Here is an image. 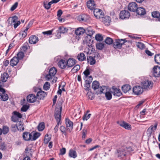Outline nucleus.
Segmentation results:
<instances>
[{
	"mask_svg": "<svg viewBox=\"0 0 160 160\" xmlns=\"http://www.w3.org/2000/svg\"><path fill=\"white\" fill-rule=\"evenodd\" d=\"M155 62L158 64H160V54L156 55L154 56Z\"/></svg>",
	"mask_w": 160,
	"mask_h": 160,
	"instance_id": "40",
	"label": "nucleus"
},
{
	"mask_svg": "<svg viewBox=\"0 0 160 160\" xmlns=\"http://www.w3.org/2000/svg\"><path fill=\"white\" fill-rule=\"evenodd\" d=\"M136 12L138 15H144L146 13L145 9L142 7L138 8Z\"/></svg>",
	"mask_w": 160,
	"mask_h": 160,
	"instance_id": "26",
	"label": "nucleus"
},
{
	"mask_svg": "<svg viewBox=\"0 0 160 160\" xmlns=\"http://www.w3.org/2000/svg\"><path fill=\"white\" fill-rule=\"evenodd\" d=\"M67 65L68 68L72 67L76 63V61L73 58H69L67 61Z\"/></svg>",
	"mask_w": 160,
	"mask_h": 160,
	"instance_id": "17",
	"label": "nucleus"
},
{
	"mask_svg": "<svg viewBox=\"0 0 160 160\" xmlns=\"http://www.w3.org/2000/svg\"><path fill=\"white\" fill-rule=\"evenodd\" d=\"M60 154L62 155L64 154L66 152V149L65 148H63L60 149Z\"/></svg>",
	"mask_w": 160,
	"mask_h": 160,
	"instance_id": "63",
	"label": "nucleus"
},
{
	"mask_svg": "<svg viewBox=\"0 0 160 160\" xmlns=\"http://www.w3.org/2000/svg\"><path fill=\"white\" fill-rule=\"evenodd\" d=\"M40 135L39 132H36L34 133L33 135V137L31 136V141H35L36 140Z\"/></svg>",
	"mask_w": 160,
	"mask_h": 160,
	"instance_id": "38",
	"label": "nucleus"
},
{
	"mask_svg": "<svg viewBox=\"0 0 160 160\" xmlns=\"http://www.w3.org/2000/svg\"><path fill=\"white\" fill-rule=\"evenodd\" d=\"M46 95V93L42 91L39 90L37 94V98L39 99H43Z\"/></svg>",
	"mask_w": 160,
	"mask_h": 160,
	"instance_id": "15",
	"label": "nucleus"
},
{
	"mask_svg": "<svg viewBox=\"0 0 160 160\" xmlns=\"http://www.w3.org/2000/svg\"><path fill=\"white\" fill-rule=\"evenodd\" d=\"M29 106L25 105H23L21 108V110L23 112H26Z\"/></svg>",
	"mask_w": 160,
	"mask_h": 160,
	"instance_id": "59",
	"label": "nucleus"
},
{
	"mask_svg": "<svg viewBox=\"0 0 160 160\" xmlns=\"http://www.w3.org/2000/svg\"><path fill=\"white\" fill-rule=\"evenodd\" d=\"M102 21L103 23L106 26H108L111 22L110 18L109 16H105V17H102Z\"/></svg>",
	"mask_w": 160,
	"mask_h": 160,
	"instance_id": "23",
	"label": "nucleus"
},
{
	"mask_svg": "<svg viewBox=\"0 0 160 160\" xmlns=\"http://www.w3.org/2000/svg\"><path fill=\"white\" fill-rule=\"evenodd\" d=\"M87 60L88 62L91 65H92L95 63V60L92 56H89L87 58Z\"/></svg>",
	"mask_w": 160,
	"mask_h": 160,
	"instance_id": "29",
	"label": "nucleus"
},
{
	"mask_svg": "<svg viewBox=\"0 0 160 160\" xmlns=\"http://www.w3.org/2000/svg\"><path fill=\"white\" fill-rule=\"evenodd\" d=\"M152 15L153 18H158V20L159 21V19L160 18V14L159 12L158 11L153 12L152 13Z\"/></svg>",
	"mask_w": 160,
	"mask_h": 160,
	"instance_id": "37",
	"label": "nucleus"
},
{
	"mask_svg": "<svg viewBox=\"0 0 160 160\" xmlns=\"http://www.w3.org/2000/svg\"><path fill=\"white\" fill-rule=\"evenodd\" d=\"M50 139L51 138L49 137V135L48 134H46L44 138V143L45 144H47L50 141Z\"/></svg>",
	"mask_w": 160,
	"mask_h": 160,
	"instance_id": "51",
	"label": "nucleus"
},
{
	"mask_svg": "<svg viewBox=\"0 0 160 160\" xmlns=\"http://www.w3.org/2000/svg\"><path fill=\"white\" fill-rule=\"evenodd\" d=\"M96 40L98 41H101L103 40V38L102 35L99 34H96L95 36Z\"/></svg>",
	"mask_w": 160,
	"mask_h": 160,
	"instance_id": "45",
	"label": "nucleus"
},
{
	"mask_svg": "<svg viewBox=\"0 0 160 160\" xmlns=\"http://www.w3.org/2000/svg\"><path fill=\"white\" fill-rule=\"evenodd\" d=\"M90 17L88 15H82L79 16L78 18V20L80 22H86L89 18Z\"/></svg>",
	"mask_w": 160,
	"mask_h": 160,
	"instance_id": "24",
	"label": "nucleus"
},
{
	"mask_svg": "<svg viewBox=\"0 0 160 160\" xmlns=\"http://www.w3.org/2000/svg\"><path fill=\"white\" fill-rule=\"evenodd\" d=\"M0 92H1V100L4 101H7L8 99V96L7 94L6 93L5 89L2 88L1 85L0 86Z\"/></svg>",
	"mask_w": 160,
	"mask_h": 160,
	"instance_id": "4",
	"label": "nucleus"
},
{
	"mask_svg": "<svg viewBox=\"0 0 160 160\" xmlns=\"http://www.w3.org/2000/svg\"><path fill=\"white\" fill-rule=\"evenodd\" d=\"M52 4L51 2L48 3L47 2H44V6L47 9H48L50 8Z\"/></svg>",
	"mask_w": 160,
	"mask_h": 160,
	"instance_id": "48",
	"label": "nucleus"
},
{
	"mask_svg": "<svg viewBox=\"0 0 160 160\" xmlns=\"http://www.w3.org/2000/svg\"><path fill=\"white\" fill-rule=\"evenodd\" d=\"M96 47L97 49L101 50L103 48L104 44L103 43L98 42L96 44Z\"/></svg>",
	"mask_w": 160,
	"mask_h": 160,
	"instance_id": "39",
	"label": "nucleus"
},
{
	"mask_svg": "<svg viewBox=\"0 0 160 160\" xmlns=\"http://www.w3.org/2000/svg\"><path fill=\"white\" fill-rule=\"evenodd\" d=\"M87 132V130L86 129H83L82 130V138H85L86 136V134Z\"/></svg>",
	"mask_w": 160,
	"mask_h": 160,
	"instance_id": "64",
	"label": "nucleus"
},
{
	"mask_svg": "<svg viewBox=\"0 0 160 160\" xmlns=\"http://www.w3.org/2000/svg\"><path fill=\"white\" fill-rule=\"evenodd\" d=\"M138 8V5L135 2L130 3L128 6V9L130 11H136Z\"/></svg>",
	"mask_w": 160,
	"mask_h": 160,
	"instance_id": "9",
	"label": "nucleus"
},
{
	"mask_svg": "<svg viewBox=\"0 0 160 160\" xmlns=\"http://www.w3.org/2000/svg\"><path fill=\"white\" fill-rule=\"evenodd\" d=\"M57 72V69L55 67L51 68L49 71V73L46 75L45 78L47 80H49L53 77Z\"/></svg>",
	"mask_w": 160,
	"mask_h": 160,
	"instance_id": "3",
	"label": "nucleus"
},
{
	"mask_svg": "<svg viewBox=\"0 0 160 160\" xmlns=\"http://www.w3.org/2000/svg\"><path fill=\"white\" fill-rule=\"evenodd\" d=\"M122 90L124 93H126L131 89V87L129 85H123L122 87Z\"/></svg>",
	"mask_w": 160,
	"mask_h": 160,
	"instance_id": "28",
	"label": "nucleus"
},
{
	"mask_svg": "<svg viewBox=\"0 0 160 160\" xmlns=\"http://www.w3.org/2000/svg\"><path fill=\"white\" fill-rule=\"evenodd\" d=\"M136 46L141 49H143L145 48L144 45L141 42H137Z\"/></svg>",
	"mask_w": 160,
	"mask_h": 160,
	"instance_id": "44",
	"label": "nucleus"
},
{
	"mask_svg": "<svg viewBox=\"0 0 160 160\" xmlns=\"http://www.w3.org/2000/svg\"><path fill=\"white\" fill-rule=\"evenodd\" d=\"M114 96L120 97L122 95V93L119 89L115 88L114 89V91L112 92Z\"/></svg>",
	"mask_w": 160,
	"mask_h": 160,
	"instance_id": "34",
	"label": "nucleus"
},
{
	"mask_svg": "<svg viewBox=\"0 0 160 160\" xmlns=\"http://www.w3.org/2000/svg\"><path fill=\"white\" fill-rule=\"evenodd\" d=\"M2 133L6 134L9 132V128L6 126H4L2 130Z\"/></svg>",
	"mask_w": 160,
	"mask_h": 160,
	"instance_id": "50",
	"label": "nucleus"
},
{
	"mask_svg": "<svg viewBox=\"0 0 160 160\" xmlns=\"http://www.w3.org/2000/svg\"><path fill=\"white\" fill-rule=\"evenodd\" d=\"M90 84L88 83H86L85 82V84L84 85V87L85 88V90L87 91H89V88L90 87Z\"/></svg>",
	"mask_w": 160,
	"mask_h": 160,
	"instance_id": "62",
	"label": "nucleus"
},
{
	"mask_svg": "<svg viewBox=\"0 0 160 160\" xmlns=\"http://www.w3.org/2000/svg\"><path fill=\"white\" fill-rule=\"evenodd\" d=\"M123 127L125 128L126 129H130L131 128V126L129 124H128L126 123V122H125Z\"/></svg>",
	"mask_w": 160,
	"mask_h": 160,
	"instance_id": "60",
	"label": "nucleus"
},
{
	"mask_svg": "<svg viewBox=\"0 0 160 160\" xmlns=\"http://www.w3.org/2000/svg\"><path fill=\"white\" fill-rule=\"evenodd\" d=\"M93 13L94 16L97 18H102L104 16V13L102 10L99 9H94Z\"/></svg>",
	"mask_w": 160,
	"mask_h": 160,
	"instance_id": "7",
	"label": "nucleus"
},
{
	"mask_svg": "<svg viewBox=\"0 0 160 160\" xmlns=\"http://www.w3.org/2000/svg\"><path fill=\"white\" fill-rule=\"evenodd\" d=\"M18 5V2H15V3L11 7L10 10L11 11H14L17 8Z\"/></svg>",
	"mask_w": 160,
	"mask_h": 160,
	"instance_id": "58",
	"label": "nucleus"
},
{
	"mask_svg": "<svg viewBox=\"0 0 160 160\" xmlns=\"http://www.w3.org/2000/svg\"><path fill=\"white\" fill-rule=\"evenodd\" d=\"M83 44L84 45H86L89 47H92V41L90 38L86 36L83 38Z\"/></svg>",
	"mask_w": 160,
	"mask_h": 160,
	"instance_id": "10",
	"label": "nucleus"
},
{
	"mask_svg": "<svg viewBox=\"0 0 160 160\" xmlns=\"http://www.w3.org/2000/svg\"><path fill=\"white\" fill-rule=\"evenodd\" d=\"M84 79L85 80L86 83L90 84L92 80V78L91 76L87 77L86 78H84Z\"/></svg>",
	"mask_w": 160,
	"mask_h": 160,
	"instance_id": "41",
	"label": "nucleus"
},
{
	"mask_svg": "<svg viewBox=\"0 0 160 160\" xmlns=\"http://www.w3.org/2000/svg\"><path fill=\"white\" fill-rule=\"evenodd\" d=\"M80 68V66L78 65H75L72 69L71 71L73 73H75L78 71Z\"/></svg>",
	"mask_w": 160,
	"mask_h": 160,
	"instance_id": "46",
	"label": "nucleus"
},
{
	"mask_svg": "<svg viewBox=\"0 0 160 160\" xmlns=\"http://www.w3.org/2000/svg\"><path fill=\"white\" fill-rule=\"evenodd\" d=\"M85 32L88 35L91 36L94 33V31L91 27H89L85 30Z\"/></svg>",
	"mask_w": 160,
	"mask_h": 160,
	"instance_id": "30",
	"label": "nucleus"
},
{
	"mask_svg": "<svg viewBox=\"0 0 160 160\" xmlns=\"http://www.w3.org/2000/svg\"><path fill=\"white\" fill-rule=\"evenodd\" d=\"M153 74L155 77L160 76V67H154L153 68Z\"/></svg>",
	"mask_w": 160,
	"mask_h": 160,
	"instance_id": "19",
	"label": "nucleus"
},
{
	"mask_svg": "<svg viewBox=\"0 0 160 160\" xmlns=\"http://www.w3.org/2000/svg\"><path fill=\"white\" fill-rule=\"evenodd\" d=\"M9 75L7 73L4 72L1 75V81L3 82H5L7 80Z\"/></svg>",
	"mask_w": 160,
	"mask_h": 160,
	"instance_id": "35",
	"label": "nucleus"
},
{
	"mask_svg": "<svg viewBox=\"0 0 160 160\" xmlns=\"http://www.w3.org/2000/svg\"><path fill=\"white\" fill-rule=\"evenodd\" d=\"M105 41L106 44L110 45L113 43V41L112 38L109 37H107Z\"/></svg>",
	"mask_w": 160,
	"mask_h": 160,
	"instance_id": "47",
	"label": "nucleus"
},
{
	"mask_svg": "<svg viewBox=\"0 0 160 160\" xmlns=\"http://www.w3.org/2000/svg\"><path fill=\"white\" fill-rule=\"evenodd\" d=\"M119 15L120 18L123 19L128 18L130 17V14L128 11L124 10L121 11Z\"/></svg>",
	"mask_w": 160,
	"mask_h": 160,
	"instance_id": "6",
	"label": "nucleus"
},
{
	"mask_svg": "<svg viewBox=\"0 0 160 160\" xmlns=\"http://www.w3.org/2000/svg\"><path fill=\"white\" fill-rule=\"evenodd\" d=\"M23 123L22 122H20L17 124L16 127L17 129L20 131H23L24 128L23 126Z\"/></svg>",
	"mask_w": 160,
	"mask_h": 160,
	"instance_id": "36",
	"label": "nucleus"
},
{
	"mask_svg": "<svg viewBox=\"0 0 160 160\" xmlns=\"http://www.w3.org/2000/svg\"><path fill=\"white\" fill-rule=\"evenodd\" d=\"M143 91V88L139 86H136L133 88V92L136 95L140 94L142 93Z\"/></svg>",
	"mask_w": 160,
	"mask_h": 160,
	"instance_id": "8",
	"label": "nucleus"
},
{
	"mask_svg": "<svg viewBox=\"0 0 160 160\" xmlns=\"http://www.w3.org/2000/svg\"><path fill=\"white\" fill-rule=\"evenodd\" d=\"M53 31V30L52 29L51 30H49L47 31L43 32H42V33L44 35L47 34L48 35H50L52 34Z\"/></svg>",
	"mask_w": 160,
	"mask_h": 160,
	"instance_id": "61",
	"label": "nucleus"
},
{
	"mask_svg": "<svg viewBox=\"0 0 160 160\" xmlns=\"http://www.w3.org/2000/svg\"><path fill=\"white\" fill-rule=\"evenodd\" d=\"M28 29V28H26V29L23 31L21 32L20 33V35H21L22 38H25L27 34V31Z\"/></svg>",
	"mask_w": 160,
	"mask_h": 160,
	"instance_id": "42",
	"label": "nucleus"
},
{
	"mask_svg": "<svg viewBox=\"0 0 160 160\" xmlns=\"http://www.w3.org/2000/svg\"><path fill=\"white\" fill-rule=\"evenodd\" d=\"M44 124L43 122L40 123L38 126V129L40 131H42L44 128Z\"/></svg>",
	"mask_w": 160,
	"mask_h": 160,
	"instance_id": "49",
	"label": "nucleus"
},
{
	"mask_svg": "<svg viewBox=\"0 0 160 160\" xmlns=\"http://www.w3.org/2000/svg\"><path fill=\"white\" fill-rule=\"evenodd\" d=\"M60 130L65 136L67 135V129L64 126H61L60 128Z\"/></svg>",
	"mask_w": 160,
	"mask_h": 160,
	"instance_id": "43",
	"label": "nucleus"
},
{
	"mask_svg": "<svg viewBox=\"0 0 160 160\" xmlns=\"http://www.w3.org/2000/svg\"><path fill=\"white\" fill-rule=\"evenodd\" d=\"M85 30L83 28L79 27L75 31V33L77 36H79L83 34L85 32Z\"/></svg>",
	"mask_w": 160,
	"mask_h": 160,
	"instance_id": "20",
	"label": "nucleus"
},
{
	"mask_svg": "<svg viewBox=\"0 0 160 160\" xmlns=\"http://www.w3.org/2000/svg\"><path fill=\"white\" fill-rule=\"evenodd\" d=\"M32 134L29 132H25L23 133L22 135V137L24 140L25 141L31 140Z\"/></svg>",
	"mask_w": 160,
	"mask_h": 160,
	"instance_id": "18",
	"label": "nucleus"
},
{
	"mask_svg": "<svg viewBox=\"0 0 160 160\" xmlns=\"http://www.w3.org/2000/svg\"><path fill=\"white\" fill-rule=\"evenodd\" d=\"M18 17L14 16L12 17H10L8 20V23L11 25H13L15 23L18 21Z\"/></svg>",
	"mask_w": 160,
	"mask_h": 160,
	"instance_id": "21",
	"label": "nucleus"
},
{
	"mask_svg": "<svg viewBox=\"0 0 160 160\" xmlns=\"http://www.w3.org/2000/svg\"><path fill=\"white\" fill-rule=\"evenodd\" d=\"M69 156L71 158H75L77 157V153L75 150L70 149L69 151Z\"/></svg>",
	"mask_w": 160,
	"mask_h": 160,
	"instance_id": "33",
	"label": "nucleus"
},
{
	"mask_svg": "<svg viewBox=\"0 0 160 160\" xmlns=\"http://www.w3.org/2000/svg\"><path fill=\"white\" fill-rule=\"evenodd\" d=\"M13 113L15 116H17L19 118H21L22 117V115L18 112L14 111L13 112Z\"/></svg>",
	"mask_w": 160,
	"mask_h": 160,
	"instance_id": "57",
	"label": "nucleus"
},
{
	"mask_svg": "<svg viewBox=\"0 0 160 160\" xmlns=\"http://www.w3.org/2000/svg\"><path fill=\"white\" fill-rule=\"evenodd\" d=\"M83 73L84 75V78H86L87 77H88V75L90 74L89 70L88 69H86Z\"/></svg>",
	"mask_w": 160,
	"mask_h": 160,
	"instance_id": "56",
	"label": "nucleus"
},
{
	"mask_svg": "<svg viewBox=\"0 0 160 160\" xmlns=\"http://www.w3.org/2000/svg\"><path fill=\"white\" fill-rule=\"evenodd\" d=\"M50 87V84L48 82H46L43 86V88L45 90L49 89Z\"/></svg>",
	"mask_w": 160,
	"mask_h": 160,
	"instance_id": "53",
	"label": "nucleus"
},
{
	"mask_svg": "<svg viewBox=\"0 0 160 160\" xmlns=\"http://www.w3.org/2000/svg\"><path fill=\"white\" fill-rule=\"evenodd\" d=\"M17 58L18 59H22L24 56V53L23 52H19L17 54Z\"/></svg>",
	"mask_w": 160,
	"mask_h": 160,
	"instance_id": "54",
	"label": "nucleus"
},
{
	"mask_svg": "<svg viewBox=\"0 0 160 160\" xmlns=\"http://www.w3.org/2000/svg\"><path fill=\"white\" fill-rule=\"evenodd\" d=\"M153 85V83L149 80L144 81L142 83L143 88L149 90L151 89Z\"/></svg>",
	"mask_w": 160,
	"mask_h": 160,
	"instance_id": "5",
	"label": "nucleus"
},
{
	"mask_svg": "<svg viewBox=\"0 0 160 160\" xmlns=\"http://www.w3.org/2000/svg\"><path fill=\"white\" fill-rule=\"evenodd\" d=\"M19 62V59L17 57H14L12 58L10 61V65L14 67V66H16L18 63Z\"/></svg>",
	"mask_w": 160,
	"mask_h": 160,
	"instance_id": "25",
	"label": "nucleus"
},
{
	"mask_svg": "<svg viewBox=\"0 0 160 160\" xmlns=\"http://www.w3.org/2000/svg\"><path fill=\"white\" fill-rule=\"evenodd\" d=\"M38 41V37L35 35L31 36L29 38V42L31 44H35Z\"/></svg>",
	"mask_w": 160,
	"mask_h": 160,
	"instance_id": "22",
	"label": "nucleus"
},
{
	"mask_svg": "<svg viewBox=\"0 0 160 160\" xmlns=\"http://www.w3.org/2000/svg\"><path fill=\"white\" fill-rule=\"evenodd\" d=\"M87 6L88 8L91 10H94L96 7V5L93 0H90L87 2Z\"/></svg>",
	"mask_w": 160,
	"mask_h": 160,
	"instance_id": "14",
	"label": "nucleus"
},
{
	"mask_svg": "<svg viewBox=\"0 0 160 160\" xmlns=\"http://www.w3.org/2000/svg\"><path fill=\"white\" fill-rule=\"evenodd\" d=\"M126 42L125 39H116L113 43V46L116 49H120L122 45Z\"/></svg>",
	"mask_w": 160,
	"mask_h": 160,
	"instance_id": "2",
	"label": "nucleus"
},
{
	"mask_svg": "<svg viewBox=\"0 0 160 160\" xmlns=\"http://www.w3.org/2000/svg\"><path fill=\"white\" fill-rule=\"evenodd\" d=\"M77 58L80 61H82L86 60V56L85 54L82 52H80L78 54Z\"/></svg>",
	"mask_w": 160,
	"mask_h": 160,
	"instance_id": "27",
	"label": "nucleus"
},
{
	"mask_svg": "<svg viewBox=\"0 0 160 160\" xmlns=\"http://www.w3.org/2000/svg\"><path fill=\"white\" fill-rule=\"evenodd\" d=\"M91 116V114H84L82 117L83 120H87L90 118Z\"/></svg>",
	"mask_w": 160,
	"mask_h": 160,
	"instance_id": "52",
	"label": "nucleus"
},
{
	"mask_svg": "<svg viewBox=\"0 0 160 160\" xmlns=\"http://www.w3.org/2000/svg\"><path fill=\"white\" fill-rule=\"evenodd\" d=\"M62 109V108L61 106L60 107L59 109L57 108L55 109L54 116L55 119L57 122V124L55 126L54 129L55 133H56L58 132L59 125L61 124V114Z\"/></svg>",
	"mask_w": 160,
	"mask_h": 160,
	"instance_id": "1",
	"label": "nucleus"
},
{
	"mask_svg": "<svg viewBox=\"0 0 160 160\" xmlns=\"http://www.w3.org/2000/svg\"><path fill=\"white\" fill-rule=\"evenodd\" d=\"M105 96L108 100H110L112 98V94L109 92H106Z\"/></svg>",
	"mask_w": 160,
	"mask_h": 160,
	"instance_id": "55",
	"label": "nucleus"
},
{
	"mask_svg": "<svg viewBox=\"0 0 160 160\" xmlns=\"http://www.w3.org/2000/svg\"><path fill=\"white\" fill-rule=\"evenodd\" d=\"M58 66L61 69H64L67 66V62L65 60L62 59L58 62Z\"/></svg>",
	"mask_w": 160,
	"mask_h": 160,
	"instance_id": "16",
	"label": "nucleus"
},
{
	"mask_svg": "<svg viewBox=\"0 0 160 160\" xmlns=\"http://www.w3.org/2000/svg\"><path fill=\"white\" fill-rule=\"evenodd\" d=\"M157 126V124L156 123L154 126L152 125L148 128L147 131V135L148 136H150L152 132L156 129Z\"/></svg>",
	"mask_w": 160,
	"mask_h": 160,
	"instance_id": "11",
	"label": "nucleus"
},
{
	"mask_svg": "<svg viewBox=\"0 0 160 160\" xmlns=\"http://www.w3.org/2000/svg\"><path fill=\"white\" fill-rule=\"evenodd\" d=\"M66 124L67 125V130L71 132L73 128V123L69 119L67 118L66 119Z\"/></svg>",
	"mask_w": 160,
	"mask_h": 160,
	"instance_id": "12",
	"label": "nucleus"
},
{
	"mask_svg": "<svg viewBox=\"0 0 160 160\" xmlns=\"http://www.w3.org/2000/svg\"><path fill=\"white\" fill-rule=\"evenodd\" d=\"M37 98V97H36L35 95L31 94L27 96V98L28 102L32 103L36 101Z\"/></svg>",
	"mask_w": 160,
	"mask_h": 160,
	"instance_id": "13",
	"label": "nucleus"
},
{
	"mask_svg": "<svg viewBox=\"0 0 160 160\" xmlns=\"http://www.w3.org/2000/svg\"><path fill=\"white\" fill-rule=\"evenodd\" d=\"M92 88L94 90L98 89L99 87V82L96 81H93L92 84Z\"/></svg>",
	"mask_w": 160,
	"mask_h": 160,
	"instance_id": "32",
	"label": "nucleus"
},
{
	"mask_svg": "<svg viewBox=\"0 0 160 160\" xmlns=\"http://www.w3.org/2000/svg\"><path fill=\"white\" fill-rule=\"evenodd\" d=\"M68 29L64 27H60L58 32H59L60 33H65L67 32Z\"/></svg>",
	"mask_w": 160,
	"mask_h": 160,
	"instance_id": "31",
	"label": "nucleus"
}]
</instances>
